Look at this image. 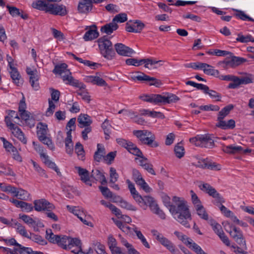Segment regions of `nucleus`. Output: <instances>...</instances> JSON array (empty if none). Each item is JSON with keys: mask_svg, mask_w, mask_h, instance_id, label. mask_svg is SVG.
<instances>
[{"mask_svg": "<svg viewBox=\"0 0 254 254\" xmlns=\"http://www.w3.org/2000/svg\"><path fill=\"white\" fill-rule=\"evenodd\" d=\"M173 201L175 204H171L170 198H164V202L167 207H169V211L174 219L187 228H190L189 221L191 220V213L187 205V201L184 198L176 196H173Z\"/></svg>", "mask_w": 254, "mask_h": 254, "instance_id": "f257e3e1", "label": "nucleus"}, {"mask_svg": "<svg viewBox=\"0 0 254 254\" xmlns=\"http://www.w3.org/2000/svg\"><path fill=\"white\" fill-rule=\"evenodd\" d=\"M46 238L50 243L57 244L64 250L70 249L74 246H78L81 241L78 238H72L64 235H55L51 229L46 232Z\"/></svg>", "mask_w": 254, "mask_h": 254, "instance_id": "f03ea898", "label": "nucleus"}, {"mask_svg": "<svg viewBox=\"0 0 254 254\" xmlns=\"http://www.w3.org/2000/svg\"><path fill=\"white\" fill-rule=\"evenodd\" d=\"M46 238L50 243L57 244L64 250L70 249L74 246H78L81 241L78 238H72L64 235H55L51 229L46 232Z\"/></svg>", "mask_w": 254, "mask_h": 254, "instance_id": "7ed1b4c3", "label": "nucleus"}, {"mask_svg": "<svg viewBox=\"0 0 254 254\" xmlns=\"http://www.w3.org/2000/svg\"><path fill=\"white\" fill-rule=\"evenodd\" d=\"M222 224L225 230L229 233L235 241L240 246L243 247L246 250L247 249L246 242L241 230L228 222H224Z\"/></svg>", "mask_w": 254, "mask_h": 254, "instance_id": "20e7f679", "label": "nucleus"}, {"mask_svg": "<svg viewBox=\"0 0 254 254\" xmlns=\"http://www.w3.org/2000/svg\"><path fill=\"white\" fill-rule=\"evenodd\" d=\"M97 41L103 56L109 60L113 59L116 54L110 40L105 36L98 39Z\"/></svg>", "mask_w": 254, "mask_h": 254, "instance_id": "39448f33", "label": "nucleus"}, {"mask_svg": "<svg viewBox=\"0 0 254 254\" xmlns=\"http://www.w3.org/2000/svg\"><path fill=\"white\" fill-rule=\"evenodd\" d=\"M190 141L196 146L206 148H212L215 146L214 141L209 134L197 135L194 137L190 138Z\"/></svg>", "mask_w": 254, "mask_h": 254, "instance_id": "423d86ee", "label": "nucleus"}, {"mask_svg": "<svg viewBox=\"0 0 254 254\" xmlns=\"http://www.w3.org/2000/svg\"><path fill=\"white\" fill-rule=\"evenodd\" d=\"M34 204V208L37 211H50L55 208L54 205L45 199L35 200Z\"/></svg>", "mask_w": 254, "mask_h": 254, "instance_id": "0eeeda50", "label": "nucleus"}, {"mask_svg": "<svg viewBox=\"0 0 254 254\" xmlns=\"http://www.w3.org/2000/svg\"><path fill=\"white\" fill-rule=\"evenodd\" d=\"M47 12L53 15H59L64 16L66 14V7L63 4L59 5L57 3H50Z\"/></svg>", "mask_w": 254, "mask_h": 254, "instance_id": "6e6552de", "label": "nucleus"}, {"mask_svg": "<svg viewBox=\"0 0 254 254\" xmlns=\"http://www.w3.org/2000/svg\"><path fill=\"white\" fill-rule=\"evenodd\" d=\"M141 75L133 76L131 77V79L133 80H137L142 81H149L150 85H154L156 87H159L161 84V81L153 77H150L145 73L141 72Z\"/></svg>", "mask_w": 254, "mask_h": 254, "instance_id": "1a4fd4ad", "label": "nucleus"}, {"mask_svg": "<svg viewBox=\"0 0 254 254\" xmlns=\"http://www.w3.org/2000/svg\"><path fill=\"white\" fill-rule=\"evenodd\" d=\"M85 29L87 31L83 36V38L85 41H92L96 39L99 36L96 25L94 24L91 26H87Z\"/></svg>", "mask_w": 254, "mask_h": 254, "instance_id": "9d476101", "label": "nucleus"}, {"mask_svg": "<svg viewBox=\"0 0 254 254\" xmlns=\"http://www.w3.org/2000/svg\"><path fill=\"white\" fill-rule=\"evenodd\" d=\"M114 47L117 53L121 56L131 57V55L135 53L133 49L122 43H117Z\"/></svg>", "mask_w": 254, "mask_h": 254, "instance_id": "9b49d317", "label": "nucleus"}, {"mask_svg": "<svg viewBox=\"0 0 254 254\" xmlns=\"http://www.w3.org/2000/svg\"><path fill=\"white\" fill-rule=\"evenodd\" d=\"M9 200L16 207L21 208L23 211L29 212L33 209L34 206L31 203L14 198H10Z\"/></svg>", "mask_w": 254, "mask_h": 254, "instance_id": "f8f14e48", "label": "nucleus"}, {"mask_svg": "<svg viewBox=\"0 0 254 254\" xmlns=\"http://www.w3.org/2000/svg\"><path fill=\"white\" fill-rule=\"evenodd\" d=\"M159 105L176 103L180 100V98L175 94L167 93L166 95L163 96L159 94Z\"/></svg>", "mask_w": 254, "mask_h": 254, "instance_id": "ddd939ff", "label": "nucleus"}, {"mask_svg": "<svg viewBox=\"0 0 254 254\" xmlns=\"http://www.w3.org/2000/svg\"><path fill=\"white\" fill-rule=\"evenodd\" d=\"M217 122L215 125L216 127L222 129H233L235 127V121L233 119L229 120L226 122L224 121V119L220 118L217 119Z\"/></svg>", "mask_w": 254, "mask_h": 254, "instance_id": "4468645a", "label": "nucleus"}, {"mask_svg": "<svg viewBox=\"0 0 254 254\" xmlns=\"http://www.w3.org/2000/svg\"><path fill=\"white\" fill-rule=\"evenodd\" d=\"M217 122L215 125L216 127L222 129H233L235 127V121L233 119L229 120L226 122L224 121V119L220 118L217 119Z\"/></svg>", "mask_w": 254, "mask_h": 254, "instance_id": "2eb2a0df", "label": "nucleus"}, {"mask_svg": "<svg viewBox=\"0 0 254 254\" xmlns=\"http://www.w3.org/2000/svg\"><path fill=\"white\" fill-rule=\"evenodd\" d=\"M230 58H227L225 59L229 68H234L247 61L246 59L234 56L232 55L230 56Z\"/></svg>", "mask_w": 254, "mask_h": 254, "instance_id": "dca6fc26", "label": "nucleus"}, {"mask_svg": "<svg viewBox=\"0 0 254 254\" xmlns=\"http://www.w3.org/2000/svg\"><path fill=\"white\" fill-rule=\"evenodd\" d=\"M91 177L96 181L99 182L102 185H106L107 184V180L102 172L98 169L93 170L91 172Z\"/></svg>", "mask_w": 254, "mask_h": 254, "instance_id": "f3484780", "label": "nucleus"}, {"mask_svg": "<svg viewBox=\"0 0 254 254\" xmlns=\"http://www.w3.org/2000/svg\"><path fill=\"white\" fill-rule=\"evenodd\" d=\"M91 0H80L78 5V10L80 13H86L92 9Z\"/></svg>", "mask_w": 254, "mask_h": 254, "instance_id": "a211bd4d", "label": "nucleus"}, {"mask_svg": "<svg viewBox=\"0 0 254 254\" xmlns=\"http://www.w3.org/2000/svg\"><path fill=\"white\" fill-rule=\"evenodd\" d=\"M134 24H136V28L133 27L132 25H130L129 22H127L126 30L128 32L140 33L145 27L144 24L140 20L134 21Z\"/></svg>", "mask_w": 254, "mask_h": 254, "instance_id": "6ab92c4d", "label": "nucleus"}, {"mask_svg": "<svg viewBox=\"0 0 254 254\" xmlns=\"http://www.w3.org/2000/svg\"><path fill=\"white\" fill-rule=\"evenodd\" d=\"M72 129H68L66 132V137L65 139V145L66 152L68 154L71 155L73 151V143L72 141L71 132Z\"/></svg>", "mask_w": 254, "mask_h": 254, "instance_id": "aec40b11", "label": "nucleus"}, {"mask_svg": "<svg viewBox=\"0 0 254 254\" xmlns=\"http://www.w3.org/2000/svg\"><path fill=\"white\" fill-rule=\"evenodd\" d=\"M77 121L79 123L78 126L80 128L85 127H88L92 123L91 117L87 114H81L77 118Z\"/></svg>", "mask_w": 254, "mask_h": 254, "instance_id": "412c9836", "label": "nucleus"}, {"mask_svg": "<svg viewBox=\"0 0 254 254\" xmlns=\"http://www.w3.org/2000/svg\"><path fill=\"white\" fill-rule=\"evenodd\" d=\"M41 158L43 160L44 163L46 165H47L49 168L54 170L58 175L61 176V173L60 171V169L54 162L49 159V156L47 155L45 153H42L41 154Z\"/></svg>", "mask_w": 254, "mask_h": 254, "instance_id": "4be33fe9", "label": "nucleus"}, {"mask_svg": "<svg viewBox=\"0 0 254 254\" xmlns=\"http://www.w3.org/2000/svg\"><path fill=\"white\" fill-rule=\"evenodd\" d=\"M118 25L113 20L111 22L106 24L101 28V31L108 35L111 34L118 28Z\"/></svg>", "mask_w": 254, "mask_h": 254, "instance_id": "5701e85b", "label": "nucleus"}, {"mask_svg": "<svg viewBox=\"0 0 254 254\" xmlns=\"http://www.w3.org/2000/svg\"><path fill=\"white\" fill-rule=\"evenodd\" d=\"M222 151L227 154H234L240 152L243 150V148L240 146H235L233 145H222Z\"/></svg>", "mask_w": 254, "mask_h": 254, "instance_id": "b1692460", "label": "nucleus"}, {"mask_svg": "<svg viewBox=\"0 0 254 254\" xmlns=\"http://www.w3.org/2000/svg\"><path fill=\"white\" fill-rule=\"evenodd\" d=\"M13 191H14V192H12V194L18 199L26 200L29 197V193L21 188L15 187V190H13Z\"/></svg>", "mask_w": 254, "mask_h": 254, "instance_id": "393cba45", "label": "nucleus"}, {"mask_svg": "<svg viewBox=\"0 0 254 254\" xmlns=\"http://www.w3.org/2000/svg\"><path fill=\"white\" fill-rule=\"evenodd\" d=\"M159 94L144 95L140 96V98L144 101L159 105Z\"/></svg>", "mask_w": 254, "mask_h": 254, "instance_id": "a878e982", "label": "nucleus"}, {"mask_svg": "<svg viewBox=\"0 0 254 254\" xmlns=\"http://www.w3.org/2000/svg\"><path fill=\"white\" fill-rule=\"evenodd\" d=\"M201 65L203 66V68L201 69H203L204 73L206 74L214 76L217 77L219 76V71L217 69H214L212 66L205 63H203Z\"/></svg>", "mask_w": 254, "mask_h": 254, "instance_id": "bb28decb", "label": "nucleus"}, {"mask_svg": "<svg viewBox=\"0 0 254 254\" xmlns=\"http://www.w3.org/2000/svg\"><path fill=\"white\" fill-rule=\"evenodd\" d=\"M67 65L65 63H63L55 65L54 69L53 70V72L55 74H58L61 75L63 73H64L66 75L67 73L71 74L69 70L67 69Z\"/></svg>", "mask_w": 254, "mask_h": 254, "instance_id": "cd10ccee", "label": "nucleus"}, {"mask_svg": "<svg viewBox=\"0 0 254 254\" xmlns=\"http://www.w3.org/2000/svg\"><path fill=\"white\" fill-rule=\"evenodd\" d=\"M126 149L132 154L137 156H140L142 155V152L137 147V146L133 143L132 142L128 141L126 145Z\"/></svg>", "mask_w": 254, "mask_h": 254, "instance_id": "c85d7f7f", "label": "nucleus"}, {"mask_svg": "<svg viewBox=\"0 0 254 254\" xmlns=\"http://www.w3.org/2000/svg\"><path fill=\"white\" fill-rule=\"evenodd\" d=\"M10 71H9L10 76L13 80V82L17 85L19 86L22 83V80L21 79V76L18 71L16 68L13 67L10 68Z\"/></svg>", "mask_w": 254, "mask_h": 254, "instance_id": "c756f323", "label": "nucleus"}, {"mask_svg": "<svg viewBox=\"0 0 254 254\" xmlns=\"http://www.w3.org/2000/svg\"><path fill=\"white\" fill-rule=\"evenodd\" d=\"M67 209L75 215L77 216V217L85 224L87 226H92L91 222H88L85 219H84L81 216L79 210L76 209V207H72L69 205L66 206Z\"/></svg>", "mask_w": 254, "mask_h": 254, "instance_id": "7c9ffc66", "label": "nucleus"}, {"mask_svg": "<svg viewBox=\"0 0 254 254\" xmlns=\"http://www.w3.org/2000/svg\"><path fill=\"white\" fill-rule=\"evenodd\" d=\"M49 4V2H46L43 0H38L34 1L32 3V7L37 9L45 11L47 12V10L48 9Z\"/></svg>", "mask_w": 254, "mask_h": 254, "instance_id": "2f4dec72", "label": "nucleus"}, {"mask_svg": "<svg viewBox=\"0 0 254 254\" xmlns=\"http://www.w3.org/2000/svg\"><path fill=\"white\" fill-rule=\"evenodd\" d=\"M155 139V135L151 132V134L147 135L146 137L141 141V143L152 147H156L158 146V143L154 141Z\"/></svg>", "mask_w": 254, "mask_h": 254, "instance_id": "473e14b6", "label": "nucleus"}, {"mask_svg": "<svg viewBox=\"0 0 254 254\" xmlns=\"http://www.w3.org/2000/svg\"><path fill=\"white\" fill-rule=\"evenodd\" d=\"M37 135L38 138H42L43 136H46L47 134L48 126L47 125L42 123H39L37 127Z\"/></svg>", "mask_w": 254, "mask_h": 254, "instance_id": "72a5a7b5", "label": "nucleus"}, {"mask_svg": "<svg viewBox=\"0 0 254 254\" xmlns=\"http://www.w3.org/2000/svg\"><path fill=\"white\" fill-rule=\"evenodd\" d=\"M37 70L35 69V71L32 74L30 75L29 82L31 84L32 88L36 91L38 90L40 88L39 84L38 83V76L37 74Z\"/></svg>", "mask_w": 254, "mask_h": 254, "instance_id": "f704fd0d", "label": "nucleus"}, {"mask_svg": "<svg viewBox=\"0 0 254 254\" xmlns=\"http://www.w3.org/2000/svg\"><path fill=\"white\" fill-rule=\"evenodd\" d=\"M105 148L100 144L97 145V150L95 152L94 155V159L97 162H100L105 154Z\"/></svg>", "mask_w": 254, "mask_h": 254, "instance_id": "c9c22d12", "label": "nucleus"}, {"mask_svg": "<svg viewBox=\"0 0 254 254\" xmlns=\"http://www.w3.org/2000/svg\"><path fill=\"white\" fill-rule=\"evenodd\" d=\"M30 112L25 111L24 112H20V115L22 120H24L25 122L28 124L29 126L31 127H33L35 125L34 120L30 118Z\"/></svg>", "mask_w": 254, "mask_h": 254, "instance_id": "e433bc0d", "label": "nucleus"}, {"mask_svg": "<svg viewBox=\"0 0 254 254\" xmlns=\"http://www.w3.org/2000/svg\"><path fill=\"white\" fill-rule=\"evenodd\" d=\"M133 134L141 142L147 135L151 134V131L148 130H134Z\"/></svg>", "mask_w": 254, "mask_h": 254, "instance_id": "4c0bfd02", "label": "nucleus"}, {"mask_svg": "<svg viewBox=\"0 0 254 254\" xmlns=\"http://www.w3.org/2000/svg\"><path fill=\"white\" fill-rule=\"evenodd\" d=\"M75 169L77 171L82 182H86L90 178L89 172L86 169L80 167H75Z\"/></svg>", "mask_w": 254, "mask_h": 254, "instance_id": "58836bf2", "label": "nucleus"}, {"mask_svg": "<svg viewBox=\"0 0 254 254\" xmlns=\"http://www.w3.org/2000/svg\"><path fill=\"white\" fill-rule=\"evenodd\" d=\"M234 106L232 104H229L224 108H223L218 114L217 119H224L229 113L230 112L233 110Z\"/></svg>", "mask_w": 254, "mask_h": 254, "instance_id": "ea45409f", "label": "nucleus"}, {"mask_svg": "<svg viewBox=\"0 0 254 254\" xmlns=\"http://www.w3.org/2000/svg\"><path fill=\"white\" fill-rule=\"evenodd\" d=\"M234 106L232 104H229L224 108H223L218 114L217 119H224L229 113L230 112L233 110Z\"/></svg>", "mask_w": 254, "mask_h": 254, "instance_id": "a19ab883", "label": "nucleus"}, {"mask_svg": "<svg viewBox=\"0 0 254 254\" xmlns=\"http://www.w3.org/2000/svg\"><path fill=\"white\" fill-rule=\"evenodd\" d=\"M121 242L123 245L126 247L128 254H136L138 252L133 248L131 244L129 243L127 240L123 237H121Z\"/></svg>", "mask_w": 254, "mask_h": 254, "instance_id": "79ce46f5", "label": "nucleus"}, {"mask_svg": "<svg viewBox=\"0 0 254 254\" xmlns=\"http://www.w3.org/2000/svg\"><path fill=\"white\" fill-rule=\"evenodd\" d=\"M102 127L104 130L105 135V139L108 140L110 138V134L111 133V130L112 126L109 123V121L106 119L102 124Z\"/></svg>", "mask_w": 254, "mask_h": 254, "instance_id": "37998d69", "label": "nucleus"}, {"mask_svg": "<svg viewBox=\"0 0 254 254\" xmlns=\"http://www.w3.org/2000/svg\"><path fill=\"white\" fill-rule=\"evenodd\" d=\"M197 215L201 218L205 220L208 219V215L206 212L204 207L201 204L195 207Z\"/></svg>", "mask_w": 254, "mask_h": 254, "instance_id": "c03bdc74", "label": "nucleus"}, {"mask_svg": "<svg viewBox=\"0 0 254 254\" xmlns=\"http://www.w3.org/2000/svg\"><path fill=\"white\" fill-rule=\"evenodd\" d=\"M237 35L238 37L236 39L237 42H240L243 43H248L250 41L254 42V39L251 35L244 36L242 33H239Z\"/></svg>", "mask_w": 254, "mask_h": 254, "instance_id": "a18cd8bd", "label": "nucleus"}, {"mask_svg": "<svg viewBox=\"0 0 254 254\" xmlns=\"http://www.w3.org/2000/svg\"><path fill=\"white\" fill-rule=\"evenodd\" d=\"M146 205H148L152 210L155 207H157V204L153 197L149 196H145L143 197L142 203Z\"/></svg>", "mask_w": 254, "mask_h": 254, "instance_id": "49530a36", "label": "nucleus"}, {"mask_svg": "<svg viewBox=\"0 0 254 254\" xmlns=\"http://www.w3.org/2000/svg\"><path fill=\"white\" fill-rule=\"evenodd\" d=\"M75 151L79 159L81 160L84 159L85 156V152L83 145L79 142H77L75 144Z\"/></svg>", "mask_w": 254, "mask_h": 254, "instance_id": "de8ad7c7", "label": "nucleus"}, {"mask_svg": "<svg viewBox=\"0 0 254 254\" xmlns=\"http://www.w3.org/2000/svg\"><path fill=\"white\" fill-rule=\"evenodd\" d=\"M186 84L188 85H190L195 87L197 89L203 90L204 93L207 92V91L208 90V87L207 85L201 83H197L192 81H188L186 82Z\"/></svg>", "mask_w": 254, "mask_h": 254, "instance_id": "09e8293b", "label": "nucleus"}, {"mask_svg": "<svg viewBox=\"0 0 254 254\" xmlns=\"http://www.w3.org/2000/svg\"><path fill=\"white\" fill-rule=\"evenodd\" d=\"M209 223L210 225L212 227L213 231L218 236H219V235H220L221 234V232L222 233L224 232L222 230L221 226L218 223L216 222L214 220H210Z\"/></svg>", "mask_w": 254, "mask_h": 254, "instance_id": "8fccbe9b", "label": "nucleus"}, {"mask_svg": "<svg viewBox=\"0 0 254 254\" xmlns=\"http://www.w3.org/2000/svg\"><path fill=\"white\" fill-rule=\"evenodd\" d=\"M233 10L237 12L235 15L240 19L254 22V19L247 15L243 11L235 9Z\"/></svg>", "mask_w": 254, "mask_h": 254, "instance_id": "3c124183", "label": "nucleus"}, {"mask_svg": "<svg viewBox=\"0 0 254 254\" xmlns=\"http://www.w3.org/2000/svg\"><path fill=\"white\" fill-rule=\"evenodd\" d=\"M144 59L141 60H137L136 59H127L126 61V63L127 65H134L135 66H138L144 64Z\"/></svg>", "mask_w": 254, "mask_h": 254, "instance_id": "603ef678", "label": "nucleus"}, {"mask_svg": "<svg viewBox=\"0 0 254 254\" xmlns=\"http://www.w3.org/2000/svg\"><path fill=\"white\" fill-rule=\"evenodd\" d=\"M188 246L189 248L193 250L196 254H207L202 250L200 246L193 242L192 240H191Z\"/></svg>", "mask_w": 254, "mask_h": 254, "instance_id": "864d4df0", "label": "nucleus"}, {"mask_svg": "<svg viewBox=\"0 0 254 254\" xmlns=\"http://www.w3.org/2000/svg\"><path fill=\"white\" fill-rule=\"evenodd\" d=\"M174 234L179 240L182 241L187 246L189 245L192 240L190 238H188L187 236L184 235L182 233L179 231H175L174 232Z\"/></svg>", "mask_w": 254, "mask_h": 254, "instance_id": "5fc2aeb1", "label": "nucleus"}, {"mask_svg": "<svg viewBox=\"0 0 254 254\" xmlns=\"http://www.w3.org/2000/svg\"><path fill=\"white\" fill-rule=\"evenodd\" d=\"M30 235L31 236H30L31 238L29 239L41 245H45L47 244L46 240L43 239L42 236L31 233Z\"/></svg>", "mask_w": 254, "mask_h": 254, "instance_id": "6e6d98bb", "label": "nucleus"}, {"mask_svg": "<svg viewBox=\"0 0 254 254\" xmlns=\"http://www.w3.org/2000/svg\"><path fill=\"white\" fill-rule=\"evenodd\" d=\"M136 184L140 187V188L146 192H150L151 189L145 182V180L143 178H140V179H138L135 181Z\"/></svg>", "mask_w": 254, "mask_h": 254, "instance_id": "4d7b16f0", "label": "nucleus"}, {"mask_svg": "<svg viewBox=\"0 0 254 254\" xmlns=\"http://www.w3.org/2000/svg\"><path fill=\"white\" fill-rule=\"evenodd\" d=\"M15 225L17 226V232L20 235L27 238H31L30 236H29L24 226H22L21 224L18 222H15Z\"/></svg>", "mask_w": 254, "mask_h": 254, "instance_id": "13d9d810", "label": "nucleus"}, {"mask_svg": "<svg viewBox=\"0 0 254 254\" xmlns=\"http://www.w3.org/2000/svg\"><path fill=\"white\" fill-rule=\"evenodd\" d=\"M90 77L92 79L91 82L95 84L100 86H107L106 81L99 76H91Z\"/></svg>", "mask_w": 254, "mask_h": 254, "instance_id": "bf43d9fd", "label": "nucleus"}, {"mask_svg": "<svg viewBox=\"0 0 254 254\" xmlns=\"http://www.w3.org/2000/svg\"><path fill=\"white\" fill-rule=\"evenodd\" d=\"M133 230L134 232L136 233V235L137 237V238L140 240L141 241L142 244L147 248L149 249L150 248V245L147 242L146 239L142 235V233L140 231H138L136 229V228L135 227L134 229H133Z\"/></svg>", "mask_w": 254, "mask_h": 254, "instance_id": "052dcab7", "label": "nucleus"}, {"mask_svg": "<svg viewBox=\"0 0 254 254\" xmlns=\"http://www.w3.org/2000/svg\"><path fill=\"white\" fill-rule=\"evenodd\" d=\"M207 159V158H197L192 163V165L196 167L205 169Z\"/></svg>", "mask_w": 254, "mask_h": 254, "instance_id": "680f3d73", "label": "nucleus"}, {"mask_svg": "<svg viewBox=\"0 0 254 254\" xmlns=\"http://www.w3.org/2000/svg\"><path fill=\"white\" fill-rule=\"evenodd\" d=\"M206 168L211 170H220L221 166L215 162H212L208 159H207L206 163Z\"/></svg>", "mask_w": 254, "mask_h": 254, "instance_id": "e2e57ef3", "label": "nucleus"}, {"mask_svg": "<svg viewBox=\"0 0 254 254\" xmlns=\"http://www.w3.org/2000/svg\"><path fill=\"white\" fill-rule=\"evenodd\" d=\"M119 175L116 172V170L113 167L110 168V182L112 184H114L118 181Z\"/></svg>", "mask_w": 254, "mask_h": 254, "instance_id": "0e129e2a", "label": "nucleus"}, {"mask_svg": "<svg viewBox=\"0 0 254 254\" xmlns=\"http://www.w3.org/2000/svg\"><path fill=\"white\" fill-rule=\"evenodd\" d=\"M232 82L229 84L228 88L230 89H235L241 85L240 78L237 76H234L232 79Z\"/></svg>", "mask_w": 254, "mask_h": 254, "instance_id": "69168bd1", "label": "nucleus"}, {"mask_svg": "<svg viewBox=\"0 0 254 254\" xmlns=\"http://www.w3.org/2000/svg\"><path fill=\"white\" fill-rule=\"evenodd\" d=\"M8 9L9 14L13 17L17 16L20 15V10L13 6H10L8 4L6 5Z\"/></svg>", "mask_w": 254, "mask_h": 254, "instance_id": "338daca9", "label": "nucleus"}, {"mask_svg": "<svg viewBox=\"0 0 254 254\" xmlns=\"http://www.w3.org/2000/svg\"><path fill=\"white\" fill-rule=\"evenodd\" d=\"M39 139L44 144L47 145L51 150L54 149V145L53 143L52 140L49 137H48L47 135L43 136L42 138H39Z\"/></svg>", "mask_w": 254, "mask_h": 254, "instance_id": "774afa93", "label": "nucleus"}]
</instances>
